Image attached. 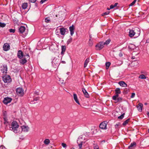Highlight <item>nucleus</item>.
Masks as SVG:
<instances>
[{
  "instance_id": "nucleus-1",
  "label": "nucleus",
  "mask_w": 149,
  "mask_h": 149,
  "mask_svg": "<svg viewBox=\"0 0 149 149\" xmlns=\"http://www.w3.org/2000/svg\"><path fill=\"white\" fill-rule=\"evenodd\" d=\"M140 33V30L138 28H136L133 30V29L130 30L129 32V36L130 37H132L135 36L136 37L139 36Z\"/></svg>"
},
{
  "instance_id": "nucleus-2",
  "label": "nucleus",
  "mask_w": 149,
  "mask_h": 149,
  "mask_svg": "<svg viewBox=\"0 0 149 149\" xmlns=\"http://www.w3.org/2000/svg\"><path fill=\"white\" fill-rule=\"evenodd\" d=\"M19 127V125L15 121H13L10 125V130L13 131L15 133L17 132V129Z\"/></svg>"
},
{
  "instance_id": "nucleus-3",
  "label": "nucleus",
  "mask_w": 149,
  "mask_h": 149,
  "mask_svg": "<svg viewBox=\"0 0 149 149\" xmlns=\"http://www.w3.org/2000/svg\"><path fill=\"white\" fill-rule=\"evenodd\" d=\"M60 64V61L59 59L54 58L52 62V64L54 67H57Z\"/></svg>"
},
{
  "instance_id": "nucleus-4",
  "label": "nucleus",
  "mask_w": 149,
  "mask_h": 149,
  "mask_svg": "<svg viewBox=\"0 0 149 149\" xmlns=\"http://www.w3.org/2000/svg\"><path fill=\"white\" fill-rule=\"evenodd\" d=\"M104 42H102L97 43L95 46L96 49L97 50H100L104 47Z\"/></svg>"
},
{
  "instance_id": "nucleus-5",
  "label": "nucleus",
  "mask_w": 149,
  "mask_h": 149,
  "mask_svg": "<svg viewBox=\"0 0 149 149\" xmlns=\"http://www.w3.org/2000/svg\"><path fill=\"white\" fill-rule=\"evenodd\" d=\"M16 91L17 94L19 96H22L24 95V90L21 88H17L16 89Z\"/></svg>"
},
{
  "instance_id": "nucleus-6",
  "label": "nucleus",
  "mask_w": 149,
  "mask_h": 149,
  "mask_svg": "<svg viewBox=\"0 0 149 149\" xmlns=\"http://www.w3.org/2000/svg\"><path fill=\"white\" fill-rule=\"evenodd\" d=\"M3 79L4 83H8L10 82L11 79L9 76L6 75L3 77Z\"/></svg>"
},
{
  "instance_id": "nucleus-7",
  "label": "nucleus",
  "mask_w": 149,
  "mask_h": 149,
  "mask_svg": "<svg viewBox=\"0 0 149 149\" xmlns=\"http://www.w3.org/2000/svg\"><path fill=\"white\" fill-rule=\"evenodd\" d=\"M107 122L106 121H104L100 124L99 127L100 128L102 129H106Z\"/></svg>"
},
{
  "instance_id": "nucleus-8",
  "label": "nucleus",
  "mask_w": 149,
  "mask_h": 149,
  "mask_svg": "<svg viewBox=\"0 0 149 149\" xmlns=\"http://www.w3.org/2000/svg\"><path fill=\"white\" fill-rule=\"evenodd\" d=\"M12 99L11 98L6 97L4 98V100L3 101V102L5 104H7L8 103H10Z\"/></svg>"
},
{
  "instance_id": "nucleus-9",
  "label": "nucleus",
  "mask_w": 149,
  "mask_h": 149,
  "mask_svg": "<svg viewBox=\"0 0 149 149\" xmlns=\"http://www.w3.org/2000/svg\"><path fill=\"white\" fill-rule=\"evenodd\" d=\"M3 50L6 51H7L10 49V46L8 43H5L3 47Z\"/></svg>"
},
{
  "instance_id": "nucleus-10",
  "label": "nucleus",
  "mask_w": 149,
  "mask_h": 149,
  "mask_svg": "<svg viewBox=\"0 0 149 149\" xmlns=\"http://www.w3.org/2000/svg\"><path fill=\"white\" fill-rule=\"evenodd\" d=\"M69 29L70 31V35L72 36L74 33L75 26L73 25L69 27Z\"/></svg>"
},
{
  "instance_id": "nucleus-11",
  "label": "nucleus",
  "mask_w": 149,
  "mask_h": 149,
  "mask_svg": "<svg viewBox=\"0 0 149 149\" xmlns=\"http://www.w3.org/2000/svg\"><path fill=\"white\" fill-rule=\"evenodd\" d=\"M60 30L61 34L62 35H64L65 34V32L68 31L67 29L63 28H60Z\"/></svg>"
},
{
  "instance_id": "nucleus-12",
  "label": "nucleus",
  "mask_w": 149,
  "mask_h": 149,
  "mask_svg": "<svg viewBox=\"0 0 149 149\" xmlns=\"http://www.w3.org/2000/svg\"><path fill=\"white\" fill-rule=\"evenodd\" d=\"M1 72L2 73H6L7 70V67L6 65H3V67H1Z\"/></svg>"
},
{
  "instance_id": "nucleus-13",
  "label": "nucleus",
  "mask_w": 149,
  "mask_h": 149,
  "mask_svg": "<svg viewBox=\"0 0 149 149\" xmlns=\"http://www.w3.org/2000/svg\"><path fill=\"white\" fill-rule=\"evenodd\" d=\"M136 107L138 110L140 112H141L142 111V108L143 107V104L140 103H139L136 106Z\"/></svg>"
},
{
  "instance_id": "nucleus-14",
  "label": "nucleus",
  "mask_w": 149,
  "mask_h": 149,
  "mask_svg": "<svg viewBox=\"0 0 149 149\" xmlns=\"http://www.w3.org/2000/svg\"><path fill=\"white\" fill-rule=\"evenodd\" d=\"M17 55L18 57L21 59L24 56L22 51L21 50H19L17 52Z\"/></svg>"
},
{
  "instance_id": "nucleus-15",
  "label": "nucleus",
  "mask_w": 149,
  "mask_h": 149,
  "mask_svg": "<svg viewBox=\"0 0 149 149\" xmlns=\"http://www.w3.org/2000/svg\"><path fill=\"white\" fill-rule=\"evenodd\" d=\"M82 92H83L84 96L87 98H88L89 97V95L88 93L87 92L86 90L84 88H82Z\"/></svg>"
},
{
  "instance_id": "nucleus-16",
  "label": "nucleus",
  "mask_w": 149,
  "mask_h": 149,
  "mask_svg": "<svg viewBox=\"0 0 149 149\" xmlns=\"http://www.w3.org/2000/svg\"><path fill=\"white\" fill-rule=\"evenodd\" d=\"M136 146V143L134 142L131 143L130 145L128 146V148L129 149H132L135 148Z\"/></svg>"
},
{
  "instance_id": "nucleus-17",
  "label": "nucleus",
  "mask_w": 149,
  "mask_h": 149,
  "mask_svg": "<svg viewBox=\"0 0 149 149\" xmlns=\"http://www.w3.org/2000/svg\"><path fill=\"white\" fill-rule=\"evenodd\" d=\"M118 84L122 87H126L127 86V84L124 81H120L118 82Z\"/></svg>"
},
{
  "instance_id": "nucleus-18",
  "label": "nucleus",
  "mask_w": 149,
  "mask_h": 149,
  "mask_svg": "<svg viewBox=\"0 0 149 149\" xmlns=\"http://www.w3.org/2000/svg\"><path fill=\"white\" fill-rule=\"evenodd\" d=\"M73 97L75 102L78 104H80V103L77 98V95L75 93L73 94Z\"/></svg>"
},
{
  "instance_id": "nucleus-19",
  "label": "nucleus",
  "mask_w": 149,
  "mask_h": 149,
  "mask_svg": "<svg viewBox=\"0 0 149 149\" xmlns=\"http://www.w3.org/2000/svg\"><path fill=\"white\" fill-rule=\"evenodd\" d=\"M25 30V28L24 26H21L19 29V31L20 33H23Z\"/></svg>"
},
{
  "instance_id": "nucleus-20",
  "label": "nucleus",
  "mask_w": 149,
  "mask_h": 149,
  "mask_svg": "<svg viewBox=\"0 0 149 149\" xmlns=\"http://www.w3.org/2000/svg\"><path fill=\"white\" fill-rule=\"evenodd\" d=\"M66 50V46L65 45H62L61 46V54L62 55H63L64 52Z\"/></svg>"
},
{
  "instance_id": "nucleus-21",
  "label": "nucleus",
  "mask_w": 149,
  "mask_h": 149,
  "mask_svg": "<svg viewBox=\"0 0 149 149\" xmlns=\"http://www.w3.org/2000/svg\"><path fill=\"white\" fill-rule=\"evenodd\" d=\"M123 98L121 97H119L116 98V100H114L115 101V103H120L122 102Z\"/></svg>"
},
{
  "instance_id": "nucleus-22",
  "label": "nucleus",
  "mask_w": 149,
  "mask_h": 149,
  "mask_svg": "<svg viewBox=\"0 0 149 149\" xmlns=\"http://www.w3.org/2000/svg\"><path fill=\"white\" fill-rule=\"evenodd\" d=\"M22 130L24 132H28L29 129V127L28 126H22Z\"/></svg>"
},
{
  "instance_id": "nucleus-23",
  "label": "nucleus",
  "mask_w": 149,
  "mask_h": 149,
  "mask_svg": "<svg viewBox=\"0 0 149 149\" xmlns=\"http://www.w3.org/2000/svg\"><path fill=\"white\" fill-rule=\"evenodd\" d=\"M19 62L21 64L24 65L27 62V60L26 59V58H23L20 60L19 61Z\"/></svg>"
},
{
  "instance_id": "nucleus-24",
  "label": "nucleus",
  "mask_w": 149,
  "mask_h": 149,
  "mask_svg": "<svg viewBox=\"0 0 149 149\" xmlns=\"http://www.w3.org/2000/svg\"><path fill=\"white\" fill-rule=\"evenodd\" d=\"M90 59L89 58H87L85 61L84 67V68H86L87 65L88 63L89 62Z\"/></svg>"
},
{
  "instance_id": "nucleus-25",
  "label": "nucleus",
  "mask_w": 149,
  "mask_h": 149,
  "mask_svg": "<svg viewBox=\"0 0 149 149\" xmlns=\"http://www.w3.org/2000/svg\"><path fill=\"white\" fill-rule=\"evenodd\" d=\"M28 6V4L27 3H23L22 6V9H26Z\"/></svg>"
},
{
  "instance_id": "nucleus-26",
  "label": "nucleus",
  "mask_w": 149,
  "mask_h": 149,
  "mask_svg": "<svg viewBox=\"0 0 149 149\" xmlns=\"http://www.w3.org/2000/svg\"><path fill=\"white\" fill-rule=\"evenodd\" d=\"M115 94H120L121 93V91L120 88H116L115 90Z\"/></svg>"
},
{
  "instance_id": "nucleus-27",
  "label": "nucleus",
  "mask_w": 149,
  "mask_h": 149,
  "mask_svg": "<svg viewBox=\"0 0 149 149\" xmlns=\"http://www.w3.org/2000/svg\"><path fill=\"white\" fill-rule=\"evenodd\" d=\"M119 94H115V95L112 97V99L113 100H116V98L119 97Z\"/></svg>"
},
{
  "instance_id": "nucleus-28",
  "label": "nucleus",
  "mask_w": 149,
  "mask_h": 149,
  "mask_svg": "<svg viewBox=\"0 0 149 149\" xmlns=\"http://www.w3.org/2000/svg\"><path fill=\"white\" fill-rule=\"evenodd\" d=\"M139 78L142 79H145L146 78V77L144 74H141L139 75Z\"/></svg>"
},
{
  "instance_id": "nucleus-29",
  "label": "nucleus",
  "mask_w": 149,
  "mask_h": 149,
  "mask_svg": "<svg viewBox=\"0 0 149 149\" xmlns=\"http://www.w3.org/2000/svg\"><path fill=\"white\" fill-rule=\"evenodd\" d=\"M44 143L46 145H48L50 143V141L48 139H46L44 141Z\"/></svg>"
},
{
  "instance_id": "nucleus-30",
  "label": "nucleus",
  "mask_w": 149,
  "mask_h": 149,
  "mask_svg": "<svg viewBox=\"0 0 149 149\" xmlns=\"http://www.w3.org/2000/svg\"><path fill=\"white\" fill-rule=\"evenodd\" d=\"M130 120V119L128 118L127 120H126L123 123V126H125L129 122V121Z\"/></svg>"
},
{
  "instance_id": "nucleus-31",
  "label": "nucleus",
  "mask_w": 149,
  "mask_h": 149,
  "mask_svg": "<svg viewBox=\"0 0 149 149\" xmlns=\"http://www.w3.org/2000/svg\"><path fill=\"white\" fill-rule=\"evenodd\" d=\"M111 63L110 62H107L106 63L105 65L106 66V68L107 69H108Z\"/></svg>"
},
{
  "instance_id": "nucleus-32",
  "label": "nucleus",
  "mask_w": 149,
  "mask_h": 149,
  "mask_svg": "<svg viewBox=\"0 0 149 149\" xmlns=\"http://www.w3.org/2000/svg\"><path fill=\"white\" fill-rule=\"evenodd\" d=\"M89 41L88 42V45L89 46L91 47L92 46L93 44V41L91 40V39H90L89 40Z\"/></svg>"
},
{
  "instance_id": "nucleus-33",
  "label": "nucleus",
  "mask_w": 149,
  "mask_h": 149,
  "mask_svg": "<svg viewBox=\"0 0 149 149\" xmlns=\"http://www.w3.org/2000/svg\"><path fill=\"white\" fill-rule=\"evenodd\" d=\"M111 41L109 39H108L105 42H104V45H107L109 44Z\"/></svg>"
},
{
  "instance_id": "nucleus-34",
  "label": "nucleus",
  "mask_w": 149,
  "mask_h": 149,
  "mask_svg": "<svg viewBox=\"0 0 149 149\" xmlns=\"http://www.w3.org/2000/svg\"><path fill=\"white\" fill-rule=\"evenodd\" d=\"M84 143V142H83V141H81L80 143H79L78 144V146H79V149H82V145H83V143Z\"/></svg>"
},
{
  "instance_id": "nucleus-35",
  "label": "nucleus",
  "mask_w": 149,
  "mask_h": 149,
  "mask_svg": "<svg viewBox=\"0 0 149 149\" xmlns=\"http://www.w3.org/2000/svg\"><path fill=\"white\" fill-rule=\"evenodd\" d=\"M3 119L4 121V124H6L7 123V117L5 115L3 117Z\"/></svg>"
},
{
  "instance_id": "nucleus-36",
  "label": "nucleus",
  "mask_w": 149,
  "mask_h": 149,
  "mask_svg": "<svg viewBox=\"0 0 149 149\" xmlns=\"http://www.w3.org/2000/svg\"><path fill=\"white\" fill-rule=\"evenodd\" d=\"M124 115H125V113H123L121 116H118V118L120 119H123V117H124Z\"/></svg>"
},
{
  "instance_id": "nucleus-37",
  "label": "nucleus",
  "mask_w": 149,
  "mask_h": 149,
  "mask_svg": "<svg viewBox=\"0 0 149 149\" xmlns=\"http://www.w3.org/2000/svg\"><path fill=\"white\" fill-rule=\"evenodd\" d=\"M6 25V24L4 23L0 22V27H4Z\"/></svg>"
},
{
  "instance_id": "nucleus-38",
  "label": "nucleus",
  "mask_w": 149,
  "mask_h": 149,
  "mask_svg": "<svg viewBox=\"0 0 149 149\" xmlns=\"http://www.w3.org/2000/svg\"><path fill=\"white\" fill-rule=\"evenodd\" d=\"M50 21V19L49 17H46L45 19V22L47 23H49Z\"/></svg>"
},
{
  "instance_id": "nucleus-39",
  "label": "nucleus",
  "mask_w": 149,
  "mask_h": 149,
  "mask_svg": "<svg viewBox=\"0 0 149 149\" xmlns=\"http://www.w3.org/2000/svg\"><path fill=\"white\" fill-rule=\"evenodd\" d=\"M129 91V89L128 90L127 88H125L124 90V93L125 94H127Z\"/></svg>"
},
{
  "instance_id": "nucleus-40",
  "label": "nucleus",
  "mask_w": 149,
  "mask_h": 149,
  "mask_svg": "<svg viewBox=\"0 0 149 149\" xmlns=\"http://www.w3.org/2000/svg\"><path fill=\"white\" fill-rule=\"evenodd\" d=\"M109 13V11H107L106 12H105L104 13H103L102 14V16H104V15H108Z\"/></svg>"
},
{
  "instance_id": "nucleus-41",
  "label": "nucleus",
  "mask_w": 149,
  "mask_h": 149,
  "mask_svg": "<svg viewBox=\"0 0 149 149\" xmlns=\"http://www.w3.org/2000/svg\"><path fill=\"white\" fill-rule=\"evenodd\" d=\"M59 81H60V82L59 83L60 84H64V81L63 80H61V79H60L59 80Z\"/></svg>"
},
{
  "instance_id": "nucleus-42",
  "label": "nucleus",
  "mask_w": 149,
  "mask_h": 149,
  "mask_svg": "<svg viewBox=\"0 0 149 149\" xmlns=\"http://www.w3.org/2000/svg\"><path fill=\"white\" fill-rule=\"evenodd\" d=\"M61 145L64 148H65L67 146L66 144L64 143H61Z\"/></svg>"
},
{
  "instance_id": "nucleus-43",
  "label": "nucleus",
  "mask_w": 149,
  "mask_h": 149,
  "mask_svg": "<svg viewBox=\"0 0 149 149\" xmlns=\"http://www.w3.org/2000/svg\"><path fill=\"white\" fill-rule=\"evenodd\" d=\"M15 30L13 29H10L9 30V31L10 33H14L15 32Z\"/></svg>"
},
{
  "instance_id": "nucleus-44",
  "label": "nucleus",
  "mask_w": 149,
  "mask_h": 149,
  "mask_svg": "<svg viewBox=\"0 0 149 149\" xmlns=\"http://www.w3.org/2000/svg\"><path fill=\"white\" fill-rule=\"evenodd\" d=\"M72 38H70V39H68L67 41V42L68 44L70 43L72 41Z\"/></svg>"
},
{
  "instance_id": "nucleus-45",
  "label": "nucleus",
  "mask_w": 149,
  "mask_h": 149,
  "mask_svg": "<svg viewBox=\"0 0 149 149\" xmlns=\"http://www.w3.org/2000/svg\"><path fill=\"white\" fill-rule=\"evenodd\" d=\"M39 99V97H37L33 99L34 101H37Z\"/></svg>"
},
{
  "instance_id": "nucleus-46",
  "label": "nucleus",
  "mask_w": 149,
  "mask_h": 149,
  "mask_svg": "<svg viewBox=\"0 0 149 149\" xmlns=\"http://www.w3.org/2000/svg\"><path fill=\"white\" fill-rule=\"evenodd\" d=\"M24 57H26V58H29V55L28 54H27L26 55H24Z\"/></svg>"
},
{
  "instance_id": "nucleus-47",
  "label": "nucleus",
  "mask_w": 149,
  "mask_h": 149,
  "mask_svg": "<svg viewBox=\"0 0 149 149\" xmlns=\"http://www.w3.org/2000/svg\"><path fill=\"white\" fill-rule=\"evenodd\" d=\"M135 96V93H132V95H131V98H133Z\"/></svg>"
},
{
  "instance_id": "nucleus-48",
  "label": "nucleus",
  "mask_w": 149,
  "mask_h": 149,
  "mask_svg": "<svg viewBox=\"0 0 149 149\" xmlns=\"http://www.w3.org/2000/svg\"><path fill=\"white\" fill-rule=\"evenodd\" d=\"M120 125V123H118L116 124L115 125V128H117V127H118Z\"/></svg>"
},
{
  "instance_id": "nucleus-49",
  "label": "nucleus",
  "mask_w": 149,
  "mask_h": 149,
  "mask_svg": "<svg viewBox=\"0 0 149 149\" xmlns=\"http://www.w3.org/2000/svg\"><path fill=\"white\" fill-rule=\"evenodd\" d=\"M29 1L31 3H35L36 0H29Z\"/></svg>"
},
{
  "instance_id": "nucleus-50",
  "label": "nucleus",
  "mask_w": 149,
  "mask_h": 149,
  "mask_svg": "<svg viewBox=\"0 0 149 149\" xmlns=\"http://www.w3.org/2000/svg\"><path fill=\"white\" fill-rule=\"evenodd\" d=\"M135 3L134 2V1H133L130 4L129 6H132L135 4Z\"/></svg>"
},
{
  "instance_id": "nucleus-51",
  "label": "nucleus",
  "mask_w": 149,
  "mask_h": 149,
  "mask_svg": "<svg viewBox=\"0 0 149 149\" xmlns=\"http://www.w3.org/2000/svg\"><path fill=\"white\" fill-rule=\"evenodd\" d=\"M0 149H6V148L3 146H0Z\"/></svg>"
},
{
  "instance_id": "nucleus-52",
  "label": "nucleus",
  "mask_w": 149,
  "mask_h": 149,
  "mask_svg": "<svg viewBox=\"0 0 149 149\" xmlns=\"http://www.w3.org/2000/svg\"><path fill=\"white\" fill-rule=\"evenodd\" d=\"M47 0H41L40 1V3L41 4L45 2Z\"/></svg>"
},
{
  "instance_id": "nucleus-53",
  "label": "nucleus",
  "mask_w": 149,
  "mask_h": 149,
  "mask_svg": "<svg viewBox=\"0 0 149 149\" xmlns=\"http://www.w3.org/2000/svg\"><path fill=\"white\" fill-rule=\"evenodd\" d=\"M110 9H111L113 8H114L113 5H111L110 7Z\"/></svg>"
},
{
  "instance_id": "nucleus-54",
  "label": "nucleus",
  "mask_w": 149,
  "mask_h": 149,
  "mask_svg": "<svg viewBox=\"0 0 149 149\" xmlns=\"http://www.w3.org/2000/svg\"><path fill=\"white\" fill-rule=\"evenodd\" d=\"M119 56L120 57H122L123 56V53L120 52L119 54Z\"/></svg>"
},
{
  "instance_id": "nucleus-55",
  "label": "nucleus",
  "mask_w": 149,
  "mask_h": 149,
  "mask_svg": "<svg viewBox=\"0 0 149 149\" xmlns=\"http://www.w3.org/2000/svg\"><path fill=\"white\" fill-rule=\"evenodd\" d=\"M118 3H115V4L113 5L114 7H116L118 5Z\"/></svg>"
},
{
  "instance_id": "nucleus-56",
  "label": "nucleus",
  "mask_w": 149,
  "mask_h": 149,
  "mask_svg": "<svg viewBox=\"0 0 149 149\" xmlns=\"http://www.w3.org/2000/svg\"><path fill=\"white\" fill-rule=\"evenodd\" d=\"M94 148V149H99V148L97 146H95Z\"/></svg>"
},
{
  "instance_id": "nucleus-57",
  "label": "nucleus",
  "mask_w": 149,
  "mask_h": 149,
  "mask_svg": "<svg viewBox=\"0 0 149 149\" xmlns=\"http://www.w3.org/2000/svg\"><path fill=\"white\" fill-rule=\"evenodd\" d=\"M61 63L63 64L65 63L66 62L65 61H61Z\"/></svg>"
},
{
  "instance_id": "nucleus-58",
  "label": "nucleus",
  "mask_w": 149,
  "mask_h": 149,
  "mask_svg": "<svg viewBox=\"0 0 149 149\" xmlns=\"http://www.w3.org/2000/svg\"><path fill=\"white\" fill-rule=\"evenodd\" d=\"M147 115L148 117L149 118V112L147 111Z\"/></svg>"
},
{
  "instance_id": "nucleus-59",
  "label": "nucleus",
  "mask_w": 149,
  "mask_h": 149,
  "mask_svg": "<svg viewBox=\"0 0 149 149\" xmlns=\"http://www.w3.org/2000/svg\"><path fill=\"white\" fill-rule=\"evenodd\" d=\"M107 9V10H109L110 9V8H108Z\"/></svg>"
},
{
  "instance_id": "nucleus-60",
  "label": "nucleus",
  "mask_w": 149,
  "mask_h": 149,
  "mask_svg": "<svg viewBox=\"0 0 149 149\" xmlns=\"http://www.w3.org/2000/svg\"><path fill=\"white\" fill-rule=\"evenodd\" d=\"M136 0H134L133 1H134V2H135V3H136Z\"/></svg>"
},
{
  "instance_id": "nucleus-61",
  "label": "nucleus",
  "mask_w": 149,
  "mask_h": 149,
  "mask_svg": "<svg viewBox=\"0 0 149 149\" xmlns=\"http://www.w3.org/2000/svg\"><path fill=\"white\" fill-rule=\"evenodd\" d=\"M37 95H39V93H36Z\"/></svg>"
},
{
  "instance_id": "nucleus-62",
  "label": "nucleus",
  "mask_w": 149,
  "mask_h": 149,
  "mask_svg": "<svg viewBox=\"0 0 149 149\" xmlns=\"http://www.w3.org/2000/svg\"><path fill=\"white\" fill-rule=\"evenodd\" d=\"M134 58H135L134 57H132V58L133 59H134Z\"/></svg>"
},
{
  "instance_id": "nucleus-63",
  "label": "nucleus",
  "mask_w": 149,
  "mask_h": 149,
  "mask_svg": "<svg viewBox=\"0 0 149 149\" xmlns=\"http://www.w3.org/2000/svg\"><path fill=\"white\" fill-rule=\"evenodd\" d=\"M146 42H147V43L148 42V41L146 40Z\"/></svg>"
},
{
  "instance_id": "nucleus-64",
  "label": "nucleus",
  "mask_w": 149,
  "mask_h": 149,
  "mask_svg": "<svg viewBox=\"0 0 149 149\" xmlns=\"http://www.w3.org/2000/svg\"><path fill=\"white\" fill-rule=\"evenodd\" d=\"M70 149H75L74 148H72Z\"/></svg>"
}]
</instances>
